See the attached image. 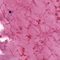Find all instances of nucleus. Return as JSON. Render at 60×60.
<instances>
[{"instance_id":"f257e3e1","label":"nucleus","mask_w":60,"mask_h":60,"mask_svg":"<svg viewBox=\"0 0 60 60\" xmlns=\"http://www.w3.org/2000/svg\"><path fill=\"white\" fill-rule=\"evenodd\" d=\"M9 12L10 14H11V11H9Z\"/></svg>"}]
</instances>
